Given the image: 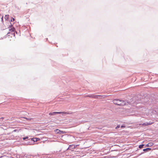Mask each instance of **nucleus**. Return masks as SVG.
I'll list each match as a JSON object with an SVG mask.
<instances>
[{"instance_id":"1","label":"nucleus","mask_w":158,"mask_h":158,"mask_svg":"<svg viewBox=\"0 0 158 158\" xmlns=\"http://www.w3.org/2000/svg\"><path fill=\"white\" fill-rule=\"evenodd\" d=\"M113 102L114 104L118 106H124L126 103V101L119 99H114L113 100Z\"/></svg>"},{"instance_id":"2","label":"nucleus","mask_w":158,"mask_h":158,"mask_svg":"<svg viewBox=\"0 0 158 158\" xmlns=\"http://www.w3.org/2000/svg\"><path fill=\"white\" fill-rule=\"evenodd\" d=\"M55 132L57 134H64L66 133L65 131H61L58 129L55 130Z\"/></svg>"},{"instance_id":"3","label":"nucleus","mask_w":158,"mask_h":158,"mask_svg":"<svg viewBox=\"0 0 158 158\" xmlns=\"http://www.w3.org/2000/svg\"><path fill=\"white\" fill-rule=\"evenodd\" d=\"M61 113L60 112H54L49 113V114L50 115H54L58 114H61Z\"/></svg>"},{"instance_id":"4","label":"nucleus","mask_w":158,"mask_h":158,"mask_svg":"<svg viewBox=\"0 0 158 158\" xmlns=\"http://www.w3.org/2000/svg\"><path fill=\"white\" fill-rule=\"evenodd\" d=\"M152 123L146 122L142 124V125L143 126H146L151 125L152 124Z\"/></svg>"},{"instance_id":"5","label":"nucleus","mask_w":158,"mask_h":158,"mask_svg":"<svg viewBox=\"0 0 158 158\" xmlns=\"http://www.w3.org/2000/svg\"><path fill=\"white\" fill-rule=\"evenodd\" d=\"M75 148V147L74 146V145H70L69 146V148H68L67 149V150H68V149H70V150H71V149H73L74 148Z\"/></svg>"},{"instance_id":"6","label":"nucleus","mask_w":158,"mask_h":158,"mask_svg":"<svg viewBox=\"0 0 158 158\" xmlns=\"http://www.w3.org/2000/svg\"><path fill=\"white\" fill-rule=\"evenodd\" d=\"M153 145V143L152 142H150L146 145V147H151Z\"/></svg>"},{"instance_id":"7","label":"nucleus","mask_w":158,"mask_h":158,"mask_svg":"<svg viewBox=\"0 0 158 158\" xmlns=\"http://www.w3.org/2000/svg\"><path fill=\"white\" fill-rule=\"evenodd\" d=\"M100 96H101L100 95H93L92 98H98V97H100Z\"/></svg>"},{"instance_id":"8","label":"nucleus","mask_w":158,"mask_h":158,"mask_svg":"<svg viewBox=\"0 0 158 158\" xmlns=\"http://www.w3.org/2000/svg\"><path fill=\"white\" fill-rule=\"evenodd\" d=\"M150 150H151V148H147L143 149V151L144 152H147V151H148Z\"/></svg>"},{"instance_id":"9","label":"nucleus","mask_w":158,"mask_h":158,"mask_svg":"<svg viewBox=\"0 0 158 158\" xmlns=\"http://www.w3.org/2000/svg\"><path fill=\"white\" fill-rule=\"evenodd\" d=\"M23 118L26 119L27 120H28V121H30V120L33 119L32 118H26V117H23Z\"/></svg>"},{"instance_id":"10","label":"nucleus","mask_w":158,"mask_h":158,"mask_svg":"<svg viewBox=\"0 0 158 158\" xmlns=\"http://www.w3.org/2000/svg\"><path fill=\"white\" fill-rule=\"evenodd\" d=\"M61 113V114H70V113H69L68 112H60Z\"/></svg>"},{"instance_id":"11","label":"nucleus","mask_w":158,"mask_h":158,"mask_svg":"<svg viewBox=\"0 0 158 158\" xmlns=\"http://www.w3.org/2000/svg\"><path fill=\"white\" fill-rule=\"evenodd\" d=\"M9 18V15H6L5 16L4 18L6 20H7Z\"/></svg>"},{"instance_id":"12","label":"nucleus","mask_w":158,"mask_h":158,"mask_svg":"<svg viewBox=\"0 0 158 158\" xmlns=\"http://www.w3.org/2000/svg\"><path fill=\"white\" fill-rule=\"evenodd\" d=\"M9 31L12 32L14 31H15V28L14 27L12 28L9 29Z\"/></svg>"},{"instance_id":"13","label":"nucleus","mask_w":158,"mask_h":158,"mask_svg":"<svg viewBox=\"0 0 158 158\" xmlns=\"http://www.w3.org/2000/svg\"><path fill=\"white\" fill-rule=\"evenodd\" d=\"M144 146V144H141L139 146V148H143V146Z\"/></svg>"},{"instance_id":"14","label":"nucleus","mask_w":158,"mask_h":158,"mask_svg":"<svg viewBox=\"0 0 158 158\" xmlns=\"http://www.w3.org/2000/svg\"><path fill=\"white\" fill-rule=\"evenodd\" d=\"M93 94L89 95H87V96L86 97H90V98H93Z\"/></svg>"},{"instance_id":"15","label":"nucleus","mask_w":158,"mask_h":158,"mask_svg":"<svg viewBox=\"0 0 158 158\" xmlns=\"http://www.w3.org/2000/svg\"><path fill=\"white\" fill-rule=\"evenodd\" d=\"M120 127V125H118L115 127V128L116 129H118V128H119Z\"/></svg>"},{"instance_id":"16","label":"nucleus","mask_w":158,"mask_h":158,"mask_svg":"<svg viewBox=\"0 0 158 158\" xmlns=\"http://www.w3.org/2000/svg\"><path fill=\"white\" fill-rule=\"evenodd\" d=\"M28 138V137L27 136V137H25L23 138V140H25L26 139H27Z\"/></svg>"},{"instance_id":"17","label":"nucleus","mask_w":158,"mask_h":158,"mask_svg":"<svg viewBox=\"0 0 158 158\" xmlns=\"http://www.w3.org/2000/svg\"><path fill=\"white\" fill-rule=\"evenodd\" d=\"M15 20V19L13 18H12L11 19V21L13 22Z\"/></svg>"},{"instance_id":"18","label":"nucleus","mask_w":158,"mask_h":158,"mask_svg":"<svg viewBox=\"0 0 158 158\" xmlns=\"http://www.w3.org/2000/svg\"><path fill=\"white\" fill-rule=\"evenodd\" d=\"M125 127V126L124 125H122L121 126V128Z\"/></svg>"},{"instance_id":"19","label":"nucleus","mask_w":158,"mask_h":158,"mask_svg":"<svg viewBox=\"0 0 158 158\" xmlns=\"http://www.w3.org/2000/svg\"><path fill=\"white\" fill-rule=\"evenodd\" d=\"M10 32H8L7 34V35H8V34H10Z\"/></svg>"},{"instance_id":"20","label":"nucleus","mask_w":158,"mask_h":158,"mask_svg":"<svg viewBox=\"0 0 158 158\" xmlns=\"http://www.w3.org/2000/svg\"><path fill=\"white\" fill-rule=\"evenodd\" d=\"M32 139H31L32 140H33L34 141H35V140H33Z\"/></svg>"},{"instance_id":"21","label":"nucleus","mask_w":158,"mask_h":158,"mask_svg":"<svg viewBox=\"0 0 158 158\" xmlns=\"http://www.w3.org/2000/svg\"><path fill=\"white\" fill-rule=\"evenodd\" d=\"M2 20H3V17H2Z\"/></svg>"},{"instance_id":"22","label":"nucleus","mask_w":158,"mask_h":158,"mask_svg":"<svg viewBox=\"0 0 158 158\" xmlns=\"http://www.w3.org/2000/svg\"><path fill=\"white\" fill-rule=\"evenodd\" d=\"M12 26V25H11L10 26V27H11Z\"/></svg>"}]
</instances>
